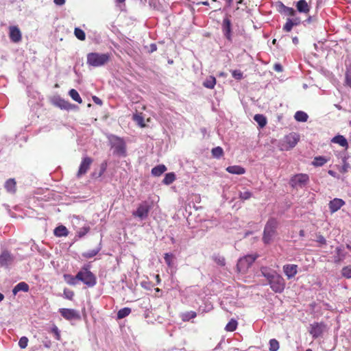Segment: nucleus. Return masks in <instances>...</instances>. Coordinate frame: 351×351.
Instances as JSON below:
<instances>
[{
	"mask_svg": "<svg viewBox=\"0 0 351 351\" xmlns=\"http://www.w3.org/2000/svg\"><path fill=\"white\" fill-rule=\"evenodd\" d=\"M60 315L67 320L80 319V315L79 313L72 308H60Z\"/></svg>",
	"mask_w": 351,
	"mask_h": 351,
	"instance_id": "nucleus-10",
	"label": "nucleus"
},
{
	"mask_svg": "<svg viewBox=\"0 0 351 351\" xmlns=\"http://www.w3.org/2000/svg\"><path fill=\"white\" fill-rule=\"evenodd\" d=\"M278 221L274 218L269 219L264 228L263 240L265 243H269L276 234Z\"/></svg>",
	"mask_w": 351,
	"mask_h": 351,
	"instance_id": "nucleus-5",
	"label": "nucleus"
},
{
	"mask_svg": "<svg viewBox=\"0 0 351 351\" xmlns=\"http://www.w3.org/2000/svg\"><path fill=\"white\" fill-rule=\"evenodd\" d=\"M341 275L346 278H351V265L343 267L342 268Z\"/></svg>",
	"mask_w": 351,
	"mask_h": 351,
	"instance_id": "nucleus-41",
	"label": "nucleus"
},
{
	"mask_svg": "<svg viewBox=\"0 0 351 351\" xmlns=\"http://www.w3.org/2000/svg\"><path fill=\"white\" fill-rule=\"evenodd\" d=\"M77 278L88 287H93L97 283L96 276L90 271L89 265H84L77 274Z\"/></svg>",
	"mask_w": 351,
	"mask_h": 351,
	"instance_id": "nucleus-2",
	"label": "nucleus"
},
{
	"mask_svg": "<svg viewBox=\"0 0 351 351\" xmlns=\"http://www.w3.org/2000/svg\"><path fill=\"white\" fill-rule=\"evenodd\" d=\"M70 97L75 101H77L79 104H81L82 102V100L77 93V91L75 89H71L69 93Z\"/></svg>",
	"mask_w": 351,
	"mask_h": 351,
	"instance_id": "nucleus-36",
	"label": "nucleus"
},
{
	"mask_svg": "<svg viewBox=\"0 0 351 351\" xmlns=\"http://www.w3.org/2000/svg\"><path fill=\"white\" fill-rule=\"evenodd\" d=\"M293 26L294 25L293 24V22H292L291 19H288L287 20V22H286L285 25L283 27V29L285 32H290L292 29Z\"/></svg>",
	"mask_w": 351,
	"mask_h": 351,
	"instance_id": "nucleus-45",
	"label": "nucleus"
},
{
	"mask_svg": "<svg viewBox=\"0 0 351 351\" xmlns=\"http://www.w3.org/2000/svg\"><path fill=\"white\" fill-rule=\"evenodd\" d=\"M176 180V175L174 173L171 172L168 173L165 175L162 183L165 184L169 185L173 182V181Z\"/></svg>",
	"mask_w": 351,
	"mask_h": 351,
	"instance_id": "nucleus-34",
	"label": "nucleus"
},
{
	"mask_svg": "<svg viewBox=\"0 0 351 351\" xmlns=\"http://www.w3.org/2000/svg\"><path fill=\"white\" fill-rule=\"evenodd\" d=\"M261 272L262 276L267 279L273 291L279 293L283 292L286 283L281 275L267 267H261Z\"/></svg>",
	"mask_w": 351,
	"mask_h": 351,
	"instance_id": "nucleus-1",
	"label": "nucleus"
},
{
	"mask_svg": "<svg viewBox=\"0 0 351 351\" xmlns=\"http://www.w3.org/2000/svg\"><path fill=\"white\" fill-rule=\"evenodd\" d=\"M279 347V342L276 339H271L269 341V351H277Z\"/></svg>",
	"mask_w": 351,
	"mask_h": 351,
	"instance_id": "nucleus-42",
	"label": "nucleus"
},
{
	"mask_svg": "<svg viewBox=\"0 0 351 351\" xmlns=\"http://www.w3.org/2000/svg\"><path fill=\"white\" fill-rule=\"evenodd\" d=\"M101 249V247L99 245L95 249H93V250H89L88 252L82 253V256L86 258H91L94 257L95 256H96L99 252Z\"/></svg>",
	"mask_w": 351,
	"mask_h": 351,
	"instance_id": "nucleus-27",
	"label": "nucleus"
},
{
	"mask_svg": "<svg viewBox=\"0 0 351 351\" xmlns=\"http://www.w3.org/2000/svg\"><path fill=\"white\" fill-rule=\"evenodd\" d=\"M299 141V136L295 133H291L285 138V143L287 145V148L294 147Z\"/></svg>",
	"mask_w": 351,
	"mask_h": 351,
	"instance_id": "nucleus-16",
	"label": "nucleus"
},
{
	"mask_svg": "<svg viewBox=\"0 0 351 351\" xmlns=\"http://www.w3.org/2000/svg\"><path fill=\"white\" fill-rule=\"evenodd\" d=\"M197 314L194 311H189L182 313V319L184 322L189 321L191 319L195 318L196 317Z\"/></svg>",
	"mask_w": 351,
	"mask_h": 351,
	"instance_id": "nucleus-40",
	"label": "nucleus"
},
{
	"mask_svg": "<svg viewBox=\"0 0 351 351\" xmlns=\"http://www.w3.org/2000/svg\"><path fill=\"white\" fill-rule=\"evenodd\" d=\"M254 119L260 125L261 128H263L267 124L266 117L263 114H255Z\"/></svg>",
	"mask_w": 351,
	"mask_h": 351,
	"instance_id": "nucleus-32",
	"label": "nucleus"
},
{
	"mask_svg": "<svg viewBox=\"0 0 351 351\" xmlns=\"http://www.w3.org/2000/svg\"><path fill=\"white\" fill-rule=\"evenodd\" d=\"M93 101H94V103H95L96 104L99 105V106H101L102 104H103L101 99H100L97 96H93Z\"/></svg>",
	"mask_w": 351,
	"mask_h": 351,
	"instance_id": "nucleus-57",
	"label": "nucleus"
},
{
	"mask_svg": "<svg viewBox=\"0 0 351 351\" xmlns=\"http://www.w3.org/2000/svg\"><path fill=\"white\" fill-rule=\"evenodd\" d=\"M232 75L236 80H241L243 78V73L240 70L232 71Z\"/></svg>",
	"mask_w": 351,
	"mask_h": 351,
	"instance_id": "nucleus-47",
	"label": "nucleus"
},
{
	"mask_svg": "<svg viewBox=\"0 0 351 351\" xmlns=\"http://www.w3.org/2000/svg\"><path fill=\"white\" fill-rule=\"evenodd\" d=\"M257 257L256 254H250L241 258L237 265V271L240 273H245Z\"/></svg>",
	"mask_w": 351,
	"mask_h": 351,
	"instance_id": "nucleus-6",
	"label": "nucleus"
},
{
	"mask_svg": "<svg viewBox=\"0 0 351 351\" xmlns=\"http://www.w3.org/2000/svg\"><path fill=\"white\" fill-rule=\"evenodd\" d=\"M110 59L108 53H89L87 55V64L93 67H99L106 64Z\"/></svg>",
	"mask_w": 351,
	"mask_h": 351,
	"instance_id": "nucleus-4",
	"label": "nucleus"
},
{
	"mask_svg": "<svg viewBox=\"0 0 351 351\" xmlns=\"http://www.w3.org/2000/svg\"><path fill=\"white\" fill-rule=\"evenodd\" d=\"M216 84V79L213 76L208 77L205 81L203 82V86L208 88H213L215 85Z\"/></svg>",
	"mask_w": 351,
	"mask_h": 351,
	"instance_id": "nucleus-28",
	"label": "nucleus"
},
{
	"mask_svg": "<svg viewBox=\"0 0 351 351\" xmlns=\"http://www.w3.org/2000/svg\"><path fill=\"white\" fill-rule=\"evenodd\" d=\"M252 195V193L249 191H245L243 192H240L239 197L243 200L249 199Z\"/></svg>",
	"mask_w": 351,
	"mask_h": 351,
	"instance_id": "nucleus-44",
	"label": "nucleus"
},
{
	"mask_svg": "<svg viewBox=\"0 0 351 351\" xmlns=\"http://www.w3.org/2000/svg\"><path fill=\"white\" fill-rule=\"evenodd\" d=\"M53 233L56 237H66L68 235L69 231L64 226L61 225L54 229Z\"/></svg>",
	"mask_w": 351,
	"mask_h": 351,
	"instance_id": "nucleus-22",
	"label": "nucleus"
},
{
	"mask_svg": "<svg viewBox=\"0 0 351 351\" xmlns=\"http://www.w3.org/2000/svg\"><path fill=\"white\" fill-rule=\"evenodd\" d=\"M316 241H317V242H318L322 245H325L326 243V240L322 235H318L317 237Z\"/></svg>",
	"mask_w": 351,
	"mask_h": 351,
	"instance_id": "nucleus-55",
	"label": "nucleus"
},
{
	"mask_svg": "<svg viewBox=\"0 0 351 351\" xmlns=\"http://www.w3.org/2000/svg\"><path fill=\"white\" fill-rule=\"evenodd\" d=\"M294 118L299 122H306L308 118V116L305 112L300 110L295 113Z\"/></svg>",
	"mask_w": 351,
	"mask_h": 351,
	"instance_id": "nucleus-29",
	"label": "nucleus"
},
{
	"mask_svg": "<svg viewBox=\"0 0 351 351\" xmlns=\"http://www.w3.org/2000/svg\"><path fill=\"white\" fill-rule=\"evenodd\" d=\"M8 192L14 193L16 191V182L14 179H8L4 185Z\"/></svg>",
	"mask_w": 351,
	"mask_h": 351,
	"instance_id": "nucleus-23",
	"label": "nucleus"
},
{
	"mask_svg": "<svg viewBox=\"0 0 351 351\" xmlns=\"http://www.w3.org/2000/svg\"><path fill=\"white\" fill-rule=\"evenodd\" d=\"M237 322L235 319H232L226 326L225 329L227 331L233 332L237 329Z\"/></svg>",
	"mask_w": 351,
	"mask_h": 351,
	"instance_id": "nucleus-37",
	"label": "nucleus"
},
{
	"mask_svg": "<svg viewBox=\"0 0 351 351\" xmlns=\"http://www.w3.org/2000/svg\"><path fill=\"white\" fill-rule=\"evenodd\" d=\"M197 4H202V5H208V1H202V2L197 3Z\"/></svg>",
	"mask_w": 351,
	"mask_h": 351,
	"instance_id": "nucleus-64",
	"label": "nucleus"
},
{
	"mask_svg": "<svg viewBox=\"0 0 351 351\" xmlns=\"http://www.w3.org/2000/svg\"><path fill=\"white\" fill-rule=\"evenodd\" d=\"M27 292L29 291V285L25 282H21L17 284L12 289V293L15 295L19 291Z\"/></svg>",
	"mask_w": 351,
	"mask_h": 351,
	"instance_id": "nucleus-21",
	"label": "nucleus"
},
{
	"mask_svg": "<svg viewBox=\"0 0 351 351\" xmlns=\"http://www.w3.org/2000/svg\"><path fill=\"white\" fill-rule=\"evenodd\" d=\"M109 142L111 149H113V154L124 157L126 156V147L124 141L114 135L109 137Z\"/></svg>",
	"mask_w": 351,
	"mask_h": 351,
	"instance_id": "nucleus-3",
	"label": "nucleus"
},
{
	"mask_svg": "<svg viewBox=\"0 0 351 351\" xmlns=\"http://www.w3.org/2000/svg\"><path fill=\"white\" fill-rule=\"evenodd\" d=\"M328 174H329V175H330L331 176H332V177H334V178H339V176H338V174H337L335 171H332V170H329V171H328Z\"/></svg>",
	"mask_w": 351,
	"mask_h": 351,
	"instance_id": "nucleus-61",
	"label": "nucleus"
},
{
	"mask_svg": "<svg viewBox=\"0 0 351 351\" xmlns=\"http://www.w3.org/2000/svg\"><path fill=\"white\" fill-rule=\"evenodd\" d=\"M157 50V46L156 44L152 43L149 45L148 51L149 53H153L154 51H156Z\"/></svg>",
	"mask_w": 351,
	"mask_h": 351,
	"instance_id": "nucleus-56",
	"label": "nucleus"
},
{
	"mask_svg": "<svg viewBox=\"0 0 351 351\" xmlns=\"http://www.w3.org/2000/svg\"><path fill=\"white\" fill-rule=\"evenodd\" d=\"M331 142L337 143L343 147L347 149L348 147V143L347 139L342 135H337L331 139Z\"/></svg>",
	"mask_w": 351,
	"mask_h": 351,
	"instance_id": "nucleus-18",
	"label": "nucleus"
},
{
	"mask_svg": "<svg viewBox=\"0 0 351 351\" xmlns=\"http://www.w3.org/2000/svg\"><path fill=\"white\" fill-rule=\"evenodd\" d=\"M134 120H135L141 126H142V127L144 126V123H143L144 119L141 116H140L138 114H134Z\"/></svg>",
	"mask_w": 351,
	"mask_h": 351,
	"instance_id": "nucleus-51",
	"label": "nucleus"
},
{
	"mask_svg": "<svg viewBox=\"0 0 351 351\" xmlns=\"http://www.w3.org/2000/svg\"><path fill=\"white\" fill-rule=\"evenodd\" d=\"M214 260L220 266H224L226 264L225 258L222 256H215Z\"/></svg>",
	"mask_w": 351,
	"mask_h": 351,
	"instance_id": "nucleus-50",
	"label": "nucleus"
},
{
	"mask_svg": "<svg viewBox=\"0 0 351 351\" xmlns=\"http://www.w3.org/2000/svg\"><path fill=\"white\" fill-rule=\"evenodd\" d=\"M172 258H173V254H171L166 253L165 254V256H164L165 261L169 266L171 265V261Z\"/></svg>",
	"mask_w": 351,
	"mask_h": 351,
	"instance_id": "nucleus-53",
	"label": "nucleus"
},
{
	"mask_svg": "<svg viewBox=\"0 0 351 351\" xmlns=\"http://www.w3.org/2000/svg\"><path fill=\"white\" fill-rule=\"evenodd\" d=\"M284 7V12L286 14L289 16H294L295 14V10L292 8H289L283 5Z\"/></svg>",
	"mask_w": 351,
	"mask_h": 351,
	"instance_id": "nucleus-49",
	"label": "nucleus"
},
{
	"mask_svg": "<svg viewBox=\"0 0 351 351\" xmlns=\"http://www.w3.org/2000/svg\"><path fill=\"white\" fill-rule=\"evenodd\" d=\"M298 266L296 265H285L283 266V271L288 279L293 278L298 272Z\"/></svg>",
	"mask_w": 351,
	"mask_h": 351,
	"instance_id": "nucleus-17",
	"label": "nucleus"
},
{
	"mask_svg": "<svg viewBox=\"0 0 351 351\" xmlns=\"http://www.w3.org/2000/svg\"><path fill=\"white\" fill-rule=\"evenodd\" d=\"M326 328V325L324 322H313L310 325L308 332L313 339H317L324 335Z\"/></svg>",
	"mask_w": 351,
	"mask_h": 351,
	"instance_id": "nucleus-7",
	"label": "nucleus"
},
{
	"mask_svg": "<svg viewBox=\"0 0 351 351\" xmlns=\"http://www.w3.org/2000/svg\"><path fill=\"white\" fill-rule=\"evenodd\" d=\"M130 313H131V308H130L128 307L123 308L117 312V319H123V318L127 317L128 315H129Z\"/></svg>",
	"mask_w": 351,
	"mask_h": 351,
	"instance_id": "nucleus-35",
	"label": "nucleus"
},
{
	"mask_svg": "<svg viewBox=\"0 0 351 351\" xmlns=\"http://www.w3.org/2000/svg\"><path fill=\"white\" fill-rule=\"evenodd\" d=\"M54 3L58 5H62L65 3V0H54Z\"/></svg>",
	"mask_w": 351,
	"mask_h": 351,
	"instance_id": "nucleus-62",
	"label": "nucleus"
},
{
	"mask_svg": "<svg viewBox=\"0 0 351 351\" xmlns=\"http://www.w3.org/2000/svg\"><path fill=\"white\" fill-rule=\"evenodd\" d=\"M56 105L57 106H58L59 108H60L61 109H64V110H69L71 108V106H72V105L69 102H68L62 99H58L56 101Z\"/></svg>",
	"mask_w": 351,
	"mask_h": 351,
	"instance_id": "nucleus-31",
	"label": "nucleus"
},
{
	"mask_svg": "<svg viewBox=\"0 0 351 351\" xmlns=\"http://www.w3.org/2000/svg\"><path fill=\"white\" fill-rule=\"evenodd\" d=\"M64 295L66 298H67L69 300H72V298H73V297L74 295V293H73V291L64 289Z\"/></svg>",
	"mask_w": 351,
	"mask_h": 351,
	"instance_id": "nucleus-52",
	"label": "nucleus"
},
{
	"mask_svg": "<svg viewBox=\"0 0 351 351\" xmlns=\"http://www.w3.org/2000/svg\"><path fill=\"white\" fill-rule=\"evenodd\" d=\"M106 167H107V163L106 162L101 163V171H100L99 176H101L102 173H104V172L106 169Z\"/></svg>",
	"mask_w": 351,
	"mask_h": 351,
	"instance_id": "nucleus-59",
	"label": "nucleus"
},
{
	"mask_svg": "<svg viewBox=\"0 0 351 351\" xmlns=\"http://www.w3.org/2000/svg\"><path fill=\"white\" fill-rule=\"evenodd\" d=\"M292 40L295 45H297L298 43V38L297 37H293L292 38Z\"/></svg>",
	"mask_w": 351,
	"mask_h": 351,
	"instance_id": "nucleus-63",
	"label": "nucleus"
},
{
	"mask_svg": "<svg viewBox=\"0 0 351 351\" xmlns=\"http://www.w3.org/2000/svg\"><path fill=\"white\" fill-rule=\"evenodd\" d=\"M212 155L213 157L216 158H219L223 154V150L221 147H216L213 148L211 151Z\"/></svg>",
	"mask_w": 351,
	"mask_h": 351,
	"instance_id": "nucleus-39",
	"label": "nucleus"
},
{
	"mask_svg": "<svg viewBox=\"0 0 351 351\" xmlns=\"http://www.w3.org/2000/svg\"><path fill=\"white\" fill-rule=\"evenodd\" d=\"M328 161V158L324 156H317L314 158L312 164L315 167H322Z\"/></svg>",
	"mask_w": 351,
	"mask_h": 351,
	"instance_id": "nucleus-30",
	"label": "nucleus"
},
{
	"mask_svg": "<svg viewBox=\"0 0 351 351\" xmlns=\"http://www.w3.org/2000/svg\"><path fill=\"white\" fill-rule=\"evenodd\" d=\"M28 339L26 337H22L19 341V346L21 349H25L27 346Z\"/></svg>",
	"mask_w": 351,
	"mask_h": 351,
	"instance_id": "nucleus-46",
	"label": "nucleus"
},
{
	"mask_svg": "<svg viewBox=\"0 0 351 351\" xmlns=\"http://www.w3.org/2000/svg\"><path fill=\"white\" fill-rule=\"evenodd\" d=\"M90 230L89 226H84L79 229V230L77 232V236L79 238H82L84 236H85Z\"/></svg>",
	"mask_w": 351,
	"mask_h": 351,
	"instance_id": "nucleus-43",
	"label": "nucleus"
},
{
	"mask_svg": "<svg viewBox=\"0 0 351 351\" xmlns=\"http://www.w3.org/2000/svg\"><path fill=\"white\" fill-rule=\"evenodd\" d=\"M344 204L345 202L343 199L335 198L328 204L330 211L332 213H334L339 210Z\"/></svg>",
	"mask_w": 351,
	"mask_h": 351,
	"instance_id": "nucleus-15",
	"label": "nucleus"
},
{
	"mask_svg": "<svg viewBox=\"0 0 351 351\" xmlns=\"http://www.w3.org/2000/svg\"><path fill=\"white\" fill-rule=\"evenodd\" d=\"M293 25H298L300 23V19L299 18H294L291 19Z\"/></svg>",
	"mask_w": 351,
	"mask_h": 351,
	"instance_id": "nucleus-60",
	"label": "nucleus"
},
{
	"mask_svg": "<svg viewBox=\"0 0 351 351\" xmlns=\"http://www.w3.org/2000/svg\"><path fill=\"white\" fill-rule=\"evenodd\" d=\"M149 210V205L147 202H143L138 206L136 210L133 212L132 215L143 220L147 217Z\"/></svg>",
	"mask_w": 351,
	"mask_h": 351,
	"instance_id": "nucleus-9",
	"label": "nucleus"
},
{
	"mask_svg": "<svg viewBox=\"0 0 351 351\" xmlns=\"http://www.w3.org/2000/svg\"><path fill=\"white\" fill-rule=\"evenodd\" d=\"M297 9L300 12L307 13L309 12V6L305 0H300L297 3Z\"/></svg>",
	"mask_w": 351,
	"mask_h": 351,
	"instance_id": "nucleus-24",
	"label": "nucleus"
},
{
	"mask_svg": "<svg viewBox=\"0 0 351 351\" xmlns=\"http://www.w3.org/2000/svg\"><path fill=\"white\" fill-rule=\"evenodd\" d=\"M13 261L12 255L8 251H3L0 254V266L8 267Z\"/></svg>",
	"mask_w": 351,
	"mask_h": 351,
	"instance_id": "nucleus-13",
	"label": "nucleus"
},
{
	"mask_svg": "<svg viewBox=\"0 0 351 351\" xmlns=\"http://www.w3.org/2000/svg\"><path fill=\"white\" fill-rule=\"evenodd\" d=\"M9 36L13 43H19L21 40L22 35L19 28L16 26H10Z\"/></svg>",
	"mask_w": 351,
	"mask_h": 351,
	"instance_id": "nucleus-12",
	"label": "nucleus"
},
{
	"mask_svg": "<svg viewBox=\"0 0 351 351\" xmlns=\"http://www.w3.org/2000/svg\"><path fill=\"white\" fill-rule=\"evenodd\" d=\"M52 332L54 333L56 339L57 340H60V331L57 326H54L52 328Z\"/></svg>",
	"mask_w": 351,
	"mask_h": 351,
	"instance_id": "nucleus-54",
	"label": "nucleus"
},
{
	"mask_svg": "<svg viewBox=\"0 0 351 351\" xmlns=\"http://www.w3.org/2000/svg\"><path fill=\"white\" fill-rule=\"evenodd\" d=\"M64 280L70 285H75L77 281H80L77 278V275L73 276L71 274H64Z\"/></svg>",
	"mask_w": 351,
	"mask_h": 351,
	"instance_id": "nucleus-33",
	"label": "nucleus"
},
{
	"mask_svg": "<svg viewBox=\"0 0 351 351\" xmlns=\"http://www.w3.org/2000/svg\"><path fill=\"white\" fill-rule=\"evenodd\" d=\"M337 156L339 158L341 159L343 164L342 166L339 169V171L342 173H346L350 168V164L347 162V160L348 159L349 156L346 152L339 153Z\"/></svg>",
	"mask_w": 351,
	"mask_h": 351,
	"instance_id": "nucleus-14",
	"label": "nucleus"
},
{
	"mask_svg": "<svg viewBox=\"0 0 351 351\" xmlns=\"http://www.w3.org/2000/svg\"><path fill=\"white\" fill-rule=\"evenodd\" d=\"M309 180L308 176L304 173L295 175L290 180L289 184L293 188H302Z\"/></svg>",
	"mask_w": 351,
	"mask_h": 351,
	"instance_id": "nucleus-8",
	"label": "nucleus"
},
{
	"mask_svg": "<svg viewBox=\"0 0 351 351\" xmlns=\"http://www.w3.org/2000/svg\"><path fill=\"white\" fill-rule=\"evenodd\" d=\"M337 255L334 257V262L335 263H339L341 262L346 258V253L343 252L342 249L339 247L336 248Z\"/></svg>",
	"mask_w": 351,
	"mask_h": 351,
	"instance_id": "nucleus-26",
	"label": "nucleus"
},
{
	"mask_svg": "<svg viewBox=\"0 0 351 351\" xmlns=\"http://www.w3.org/2000/svg\"><path fill=\"white\" fill-rule=\"evenodd\" d=\"M274 69L277 72H282V66L280 64H275L274 66Z\"/></svg>",
	"mask_w": 351,
	"mask_h": 351,
	"instance_id": "nucleus-58",
	"label": "nucleus"
},
{
	"mask_svg": "<svg viewBox=\"0 0 351 351\" xmlns=\"http://www.w3.org/2000/svg\"><path fill=\"white\" fill-rule=\"evenodd\" d=\"M93 162V159L88 156L84 157L81 162V164L79 167V170L77 173V176L80 178L83 175L86 174L89 169L91 164Z\"/></svg>",
	"mask_w": 351,
	"mask_h": 351,
	"instance_id": "nucleus-11",
	"label": "nucleus"
},
{
	"mask_svg": "<svg viewBox=\"0 0 351 351\" xmlns=\"http://www.w3.org/2000/svg\"><path fill=\"white\" fill-rule=\"evenodd\" d=\"M223 31L225 36L230 40L231 32V22L228 18L224 19L223 21Z\"/></svg>",
	"mask_w": 351,
	"mask_h": 351,
	"instance_id": "nucleus-20",
	"label": "nucleus"
},
{
	"mask_svg": "<svg viewBox=\"0 0 351 351\" xmlns=\"http://www.w3.org/2000/svg\"><path fill=\"white\" fill-rule=\"evenodd\" d=\"M346 85L351 88V67L348 69L346 73Z\"/></svg>",
	"mask_w": 351,
	"mask_h": 351,
	"instance_id": "nucleus-48",
	"label": "nucleus"
},
{
	"mask_svg": "<svg viewBox=\"0 0 351 351\" xmlns=\"http://www.w3.org/2000/svg\"><path fill=\"white\" fill-rule=\"evenodd\" d=\"M226 171L232 174L242 175L245 173L243 167L239 165L229 166L226 168Z\"/></svg>",
	"mask_w": 351,
	"mask_h": 351,
	"instance_id": "nucleus-19",
	"label": "nucleus"
},
{
	"mask_svg": "<svg viewBox=\"0 0 351 351\" xmlns=\"http://www.w3.org/2000/svg\"><path fill=\"white\" fill-rule=\"evenodd\" d=\"M166 171L167 167L165 165H159L152 169V174L154 176H160Z\"/></svg>",
	"mask_w": 351,
	"mask_h": 351,
	"instance_id": "nucleus-25",
	"label": "nucleus"
},
{
	"mask_svg": "<svg viewBox=\"0 0 351 351\" xmlns=\"http://www.w3.org/2000/svg\"><path fill=\"white\" fill-rule=\"evenodd\" d=\"M74 34L77 38L80 40H84L86 38L85 32L79 27H75L74 29Z\"/></svg>",
	"mask_w": 351,
	"mask_h": 351,
	"instance_id": "nucleus-38",
	"label": "nucleus"
}]
</instances>
